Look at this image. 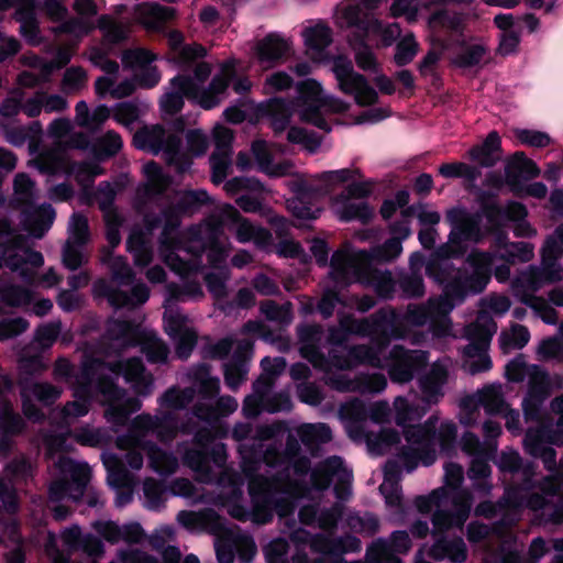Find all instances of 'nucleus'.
Instances as JSON below:
<instances>
[{
    "label": "nucleus",
    "instance_id": "49",
    "mask_svg": "<svg viewBox=\"0 0 563 563\" xmlns=\"http://www.w3.org/2000/svg\"><path fill=\"white\" fill-rule=\"evenodd\" d=\"M253 350V342L242 339L233 352L232 360L224 364L225 384L231 389H236L245 379L247 374L246 360Z\"/></svg>",
    "mask_w": 563,
    "mask_h": 563
},
{
    "label": "nucleus",
    "instance_id": "39",
    "mask_svg": "<svg viewBox=\"0 0 563 563\" xmlns=\"http://www.w3.org/2000/svg\"><path fill=\"white\" fill-rule=\"evenodd\" d=\"M89 240L88 220L80 213H74L68 224V239L63 249V264L66 268L75 271L88 262L89 255L85 245Z\"/></svg>",
    "mask_w": 563,
    "mask_h": 563
},
{
    "label": "nucleus",
    "instance_id": "17",
    "mask_svg": "<svg viewBox=\"0 0 563 563\" xmlns=\"http://www.w3.org/2000/svg\"><path fill=\"white\" fill-rule=\"evenodd\" d=\"M43 264L42 253L26 246L10 223L0 219V268H9L30 286L53 288L62 282V276L51 267L36 279V269Z\"/></svg>",
    "mask_w": 563,
    "mask_h": 563
},
{
    "label": "nucleus",
    "instance_id": "62",
    "mask_svg": "<svg viewBox=\"0 0 563 563\" xmlns=\"http://www.w3.org/2000/svg\"><path fill=\"white\" fill-rule=\"evenodd\" d=\"M122 146L123 142L119 133L108 131L103 135L95 139L90 152L98 161H103L118 154Z\"/></svg>",
    "mask_w": 563,
    "mask_h": 563
},
{
    "label": "nucleus",
    "instance_id": "50",
    "mask_svg": "<svg viewBox=\"0 0 563 563\" xmlns=\"http://www.w3.org/2000/svg\"><path fill=\"white\" fill-rule=\"evenodd\" d=\"M358 174L360 172L356 168H341L300 178L307 179L313 186V194L319 197L330 194L335 188L350 180H354Z\"/></svg>",
    "mask_w": 563,
    "mask_h": 563
},
{
    "label": "nucleus",
    "instance_id": "28",
    "mask_svg": "<svg viewBox=\"0 0 563 563\" xmlns=\"http://www.w3.org/2000/svg\"><path fill=\"white\" fill-rule=\"evenodd\" d=\"M497 331V324L486 312L478 313L476 320L464 328L463 335L470 340L464 349L463 367L472 375L487 372L492 368L488 346Z\"/></svg>",
    "mask_w": 563,
    "mask_h": 563
},
{
    "label": "nucleus",
    "instance_id": "24",
    "mask_svg": "<svg viewBox=\"0 0 563 563\" xmlns=\"http://www.w3.org/2000/svg\"><path fill=\"white\" fill-rule=\"evenodd\" d=\"M427 23L432 48L419 64L422 76L430 75L442 52L449 49L455 41L459 42L462 35L463 18L456 12L438 9L429 15Z\"/></svg>",
    "mask_w": 563,
    "mask_h": 563
},
{
    "label": "nucleus",
    "instance_id": "63",
    "mask_svg": "<svg viewBox=\"0 0 563 563\" xmlns=\"http://www.w3.org/2000/svg\"><path fill=\"white\" fill-rule=\"evenodd\" d=\"M24 419L13 410V406L8 401L2 393L0 394V431L11 435H18L25 429Z\"/></svg>",
    "mask_w": 563,
    "mask_h": 563
},
{
    "label": "nucleus",
    "instance_id": "56",
    "mask_svg": "<svg viewBox=\"0 0 563 563\" xmlns=\"http://www.w3.org/2000/svg\"><path fill=\"white\" fill-rule=\"evenodd\" d=\"M183 34L178 31H172L168 34V43L174 51V57L181 66H194L196 60L206 56L207 51L199 44L183 45Z\"/></svg>",
    "mask_w": 563,
    "mask_h": 563
},
{
    "label": "nucleus",
    "instance_id": "33",
    "mask_svg": "<svg viewBox=\"0 0 563 563\" xmlns=\"http://www.w3.org/2000/svg\"><path fill=\"white\" fill-rule=\"evenodd\" d=\"M89 59L104 73L95 81V91L99 98L110 95L114 99H121L133 93L135 89L134 80L125 78L118 81L119 64L107 58L101 48L93 47L89 53Z\"/></svg>",
    "mask_w": 563,
    "mask_h": 563
},
{
    "label": "nucleus",
    "instance_id": "51",
    "mask_svg": "<svg viewBox=\"0 0 563 563\" xmlns=\"http://www.w3.org/2000/svg\"><path fill=\"white\" fill-rule=\"evenodd\" d=\"M146 178L136 189V198L140 202H147L161 196L169 185V178L163 173L155 162H148L143 166Z\"/></svg>",
    "mask_w": 563,
    "mask_h": 563
},
{
    "label": "nucleus",
    "instance_id": "1",
    "mask_svg": "<svg viewBox=\"0 0 563 563\" xmlns=\"http://www.w3.org/2000/svg\"><path fill=\"white\" fill-rule=\"evenodd\" d=\"M445 245L427 263L426 273L442 287V294L431 297L426 305H409L405 314L399 316L391 308H383L367 318L356 319L352 314H339V327L329 329L328 341L331 345H342L347 335L371 338L373 345L351 346L346 356H340L332 349L329 357L321 351L323 331L320 325L302 324L298 327L299 352L312 366L324 373L325 384L341 393L378 394L386 389L387 379L380 373H361L351 377L335 369H349L358 364L387 369L394 383L410 382L415 374L423 368L429 354L420 350H406L395 345L386 353L391 339L407 335L405 324L421 327L427 323L433 336H456L453 332L450 313L465 301L468 296L482 292L489 282L492 256L485 253H472L464 264L455 268L449 261Z\"/></svg>",
    "mask_w": 563,
    "mask_h": 563
},
{
    "label": "nucleus",
    "instance_id": "3",
    "mask_svg": "<svg viewBox=\"0 0 563 563\" xmlns=\"http://www.w3.org/2000/svg\"><path fill=\"white\" fill-rule=\"evenodd\" d=\"M135 345L141 346L148 362L164 363L167 360L168 349L153 330L115 319L108 321L98 349L84 355L81 374L71 386L74 400L54 408L49 413L51 424L59 432H48L44 435L48 457L73 450V445L68 443L70 427L76 420L88 415L92 399L107 407L104 419L111 424L113 432H118L129 416L141 408V401L128 396L117 382L122 377L125 383L131 384L137 395L147 396L154 386L152 374L145 371L142 361L136 357L124 363L106 361L112 356H120L125 349Z\"/></svg>",
    "mask_w": 563,
    "mask_h": 563
},
{
    "label": "nucleus",
    "instance_id": "53",
    "mask_svg": "<svg viewBox=\"0 0 563 563\" xmlns=\"http://www.w3.org/2000/svg\"><path fill=\"white\" fill-rule=\"evenodd\" d=\"M134 14L147 30L158 31L167 21L175 18L176 10L156 2H147L137 4Z\"/></svg>",
    "mask_w": 563,
    "mask_h": 563
},
{
    "label": "nucleus",
    "instance_id": "32",
    "mask_svg": "<svg viewBox=\"0 0 563 563\" xmlns=\"http://www.w3.org/2000/svg\"><path fill=\"white\" fill-rule=\"evenodd\" d=\"M372 191V183L353 181L345 189L331 199L334 214L344 222H368L374 216V209L365 198Z\"/></svg>",
    "mask_w": 563,
    "mask_h": 563
},
{
    "label": "nucleus",
    "instance_id": "2",
    "mask_svg": "<svg viewBox=\"0 0 563 563\" xmlns=\"http://www.w3.org/2000/svg\"><path fill=\"white\" fill-rule=\"evenodd\" d=\"M190 383L187 387L172 386L159 398V409L155 415H137L126 433L118 435L115 445L125 451L126 465L140 471L147 455L150 467L161 475L176 472L178 460L148 440L154 435L161 442H170L178 431L194 434L198 449H189L183 455V462L201 483H211L214 472L211 462L222 467L227 463V448L214 442L212 421L233 413L238 401L231 396L218 397L220 380L210 373L209 366L201 364L187 374Z\"/></svg>",
    "mask_w": 563,
    "mask_h": 563
},
{
    "label": "nucleus",
    "instance_id": "20",
    "mask_svg": "<svg viewBox=\"0 0 563 563\" xmlns=\"http://www.w3.org/2000/svg\"><path fill=\"white\" fill-rule=\"evenodd\" d=\"M73 10L77 16L69 18L63 23L51 27V32L55 36L67 34L74 37L76 42H80L82 37L98 27L103 34L106 44H118L129 35L130 24L119 21L109 14L100 15L97 24L93 22L92 19L99 12L96 0H74Z\"/></svg>",
    "mask_w": 563,
    "mask_h": 563
},
{
    "label": "nucleus",
    "instance_id": "12",
    "mask_svg": "<svg viewBox=\"0 0 563 563\" xmlns=\"http://www.w3.org/2000/svg\"><path fill=\"white\" fill-rule=\"evenodd\" d=\"M234 66V58L220 63L208 85L206 82L211 75V65L206 62L195 65L192 77L175 76L161 98L162 111L165 114H176L183 109L185 98L205 110L218 107L228 96L229 81L235 74Z\"/></svg>",
    "mask_w": 563,
    "mask_h": 563
},
{
    "label": "nucleus",
    "instance_id": "29",
    "mask_svg": "<svg viewBox=\"0 0 563 563\" xmlns=\"http://www.w3.org/2000/svg\"><path fill=\"white\" fill-rule=\"evenodd\" d=\"M136 148L153 154L163 153L166 162L174 165L180 173L187 170L191 161L187 152L181 150V140L178 134L166 131L162 125H150L140 129L133 137Z\"/></svg>",
    "mask_w": 563,
    "mask_h": 563
},
{
    "label": "nucleus",
    "instance_id": "4",
    "mask_svg": "<svg viewBox=\"0 0 563 563\" xmlns=\"http://www.w3.org/2000/svg\"><path fill=\"white\" fill-rule=\"evenodd\" d=\"M332 433L322 422L302 423L287 437L286 448L267 450V465L277 466L276 476L271 482L258 481L272 498L289 497L285 511L274 510L280 520L294 512L296 503L306 499L299 510V519L306 525L331 529L344 516L341 503L330 507L324 505V497L331 484L338 500L343 501L352 495V471L340 456H331L310 468V461L301 454L302 443L308 450L331 441Z\"/></svg>",
    "mask_w": 563,
    "mask_h": 563
},
{
    "label": "nucleus",
    "instance_id": "7",
    "mask_svg": "<svg viewBox=\"0 0 563 563\" xmlns=\"http://www.w3.org/2000/svg\"><path fill=\"white\" fill-rule=\"evenodd\" d=\"M213 466L220 471L217 481V493L207 492L197 488L187 478H177L169 485V492L173 496L188 499L191 504H208L217 507L225 508L229 515L238 520H251L254 523L265 525L274 518V510L284 512L288 503L287 496L282 498H272L263 489V485L257 481H251L249 485V494L252 507H244L241 501L243 499L244 482L241 476L234 473L224 464L222 467Z\"/></svg>",
    "mask_w": 563,
    "mask_h": 563
},
{
    "label": "nucleus",
    "instance_id": "64",
    "mask_svg": "<svg viewBox=\"0 0 563 563\" xmlns=\"http://www.w3.org/2000/svg\"><path fill=\"white\" fill-rule=\"evenodd\" d=\"M33 291L24 286L3 282L0 284V300L10 307H24L32 302Z\"/></svg>",
    "mask_w": 563,
    "mask_h": 563
},
{
    "label": "nucleus",
    "instance_id": "45",
    "mask_svg": "<svg viewBox=\"0 0 563 563\" xmlns=\"http://www.w3.org/2000/svg\"><path fill=\"white\" fill-rule=\"evenodd\" d=\"M550 551L545 540L541 537L534 538L529 547V556L531 562H525L520 558V548L516 538L511 534L503 540L500 552L486 559L487 563H539V561Z\"/></svg>",
    "mask_w": 563,
    "mask_h": 563
},
{
    "label": "nucleus",
    "instance_id": "14",
    "mask_svg": "<svg viewBox=\"0 0 563 563\" xmlns=\"http://www.w3.org/2000/svg\"><path fill=\"white\" fill-rule=\"evenodd\" d=\"M563 256V224L548 236L541 250V264L529 266L512 282V291L518 299L530 307L534 314L547 324H556L558 312L548 300L536 296L544 285L562 280L563 268L559 260Z\"/></svg>",
    "mask_w": 563,
    "mask_h": 563
},
{
    "label": "nucleus",
    "instance_id": "61",
    "mask_svg": "<svg viewBox=\"0 0 563 563\" xmlns=\"http://www.w3.org/2000/svg\"><path fill=\"white\" fill-rule=\"evenodd\" d=\"M73 438L77 443L84 446L98 448L110 443L112 437L106 428H95L90 424H85L75 431L70 430L69 438Z\"/></svg>",
    "mask_w": 563,
    "mask_h": 563
},
{
    "label": "nucleus",
    "instance_id": "22",
    "mask_svg": "<svg viewBox=\"0 0 563 563\" xmlns=\"http://www.w3.org/2000/svg\"><path fill=\"white\" fill-rule=\"evenodd\" d=\"M562 504L554 506L553 509L548 510L544 497L541 495H531L529 498L517 495L515 489H505L504 497L498 504L492 501H483L475 508L477 516H484L486 518H493L500 515V520L496 523V531L499 532V527L509 528L519 519L520 511L523 508L531 509L533 511H542V515L553 523H560L563 521V498L560 497Z\"/></svg>",
    "mask_w": 563,
    "mask_h": 563
},
{
    "label": "nucleus",
    "instance_id": "31",
    "mask_svg": "<svg viewBox=\"0 0 563 563\" xmlns=\"http://www.w3.org/2000/svg\"><path fill=\"white\" fill-rule=\"evenodd\" d=\"M60 537L66 551L59 550L56 536L47 532L45 551L53 563H69L70 554L76 550H81L93 559H98L104 553L102 541L91 533L84 534L78 526L64 529Z\"/></svg>",
    "mask_w": 563,
    "mask_h": 563
},
{
    "label": "nucleus",
    "instance_id": "57",
    "mask_svg": "<svg viewBox=\"0 0 563 563\" xmlns=\"http://www.w3.org/2000/svg\"><path fill=\"white\" fill-rule=\"evenodd\" d=\"M541 170L537 164L528 158L522 152L515 153L507 162L505 175L509 184H515L519 177L534 178Z\"/></svg>",
    "mask_w": 563,
    "mask_h": 563
},
{
    "label": "nucleus",
    "instance_id": "52",
    "mask_svg": "<svg viewBox=\"0 0 563 563\" xmlns=\"http://www.w3.org/2000/svg\"><path fill=\"white\" fill-rule=\"evenodd\" d=\"M505 236L498 235L497 236V246L498 252L492 253V252H484L485 254H488L492 256V264L489 266V274L492 273V268L495 264V261L497 257L504 260L507 263L514 262V261H520V262H528L533 257L534 254V246L531 243L528 242H516V243H507ZM477 252V250H473L467 257L472 254ZM478 253H482L478 251Z\"/></svg>",
    "mask_w": 563,
    "mask_h": 563
},
{
    "label": "nucleus",
    "instance_id": "26",
    "mask_svg": "<svg viewBox=\"0 0 563 563\" xmlns=\"http://www.w3.org/2000/svg\"><path fill=\"white\" fill-rule=\"evenodd\" d=\"M53 479L48 487V498L52 503L64 499L78 501L90 479V467L86 462L59 456L52 468Z\"/></svg>",
    "mask_w": 563,
    "mask_h": 563
},
{
    "label": "nucleus",
    "instance_id": "8",
    "mask_svg": "<svg viewBox=\"0 0 563 563\" xmlns=\"http://www.w3.org/2000/svg\"><path fill=\"white\" fill-rule=\"evenodd\" d=\"M224 225L239 243L252 242L265 252H269L273 246V236L268 230L242 217L235 207L223 205L220 208V220L208 219L188 231V253L202 262V254L206 252L212 267L224 263L231 250V243L224 239Z\"/></svg>",
    "mask_w": 563,
    "mask_h": 563
},
{
    "label": "nucleus",
    "instance_id": "42",
    "mask_svg": "<svg viewBox=\"0 0 563 563\" xmlns=\"http://www.w3.org/2000/svg\"><path fill=\"white\" fill-rule=\"evenodd\" d=\"M291 49L292 41L290 37L278 32H272L256 43L255 56L258 64L268 69L286 59Z\"/></svg>",
    "mask_w": 563,
    "mask_h": 563
},
{
    "label": "nucleus",
    "instance_id": "34",
    "mask_svg": "<svg viewBox=\"0 0 563 563\" xmlns=\"http://www.w3.org/2000/svg\"><path fill=\"white\" fill-rule=\"evenodd\" d=\"M292 407L288 390L274 391L272 382L260 379L253 385V393L243 402V413L246 418H255L262 411L275 413L289 411Z\"/></svg>",
    "mask_w": 563,
    "mask_h": 563
},
{
    "label": "nucleus",
    "instance_id": "40",
    "mask_svg": "<svg viewBox=\"0 0 563 563\" xmlns=\"http://www.w3.org/2000/svg\"><path fill=\"white\" fill-rule=\"evenodd\" d=\"M411 548L409 533L394 531L389 539L378 538L366 550L367 563H404L396 554H406Z\"/></svg>",
    "mask_w": 563,
    "mask_h": 563
},
{
    "label": "nucleus",
    "instance_id": "18",
    "mask_svg": "<svg viewBox=\"0 0 563 563\" xmlns=\"http://www.w3.org/2000/svg\"><path fill=\"white\" fill-rule=\"evenodd\" d=\"M285 430L286 424L283 421L260 426L252 439L254 443L249 444L246 441L253 432L251 424L239 422L234 426L232 437L241 442L239 445L241 467L249 484L253 479L271 482L276 476L277 466L267 465L264 456L267 450L277 449L275 441L283 435Z\"/></svg>",
    "mask_w": 563,
    "mask_h": 563
},
{
    "label": "nucleus",
    "instance_id": "38",
    "mask_svg": "<svg viewBox=\"0 0 563 563\" xmlns=\"http://www.w3.org/2000/svg\"><path fill=\"white\" fill-rule=\"evenodd\" d=\"M22 411L32 421H42L44 413L34 404V399L44 406L53 405L63 394V389L46 382H34L27 378L19 380Z\"/></svg>",
    "mask_w": 563,
    "mask_h": 563
},
{
    "label": "nucleus",
    "instance_id": "25",
    "mask_svg": "<svg viewBox=\"0 0 563 563\" xmlns=\"http://www.w3.org/2000/svg\"><path fill=\"white\" fill-rule=\"evenodd\" d=\"M339 413L344 421L349 435L354 440H364L373 454H385L400 441L399 433L394 429H382L377 434L365 432L363 424L367 411L364 401L358 398H353L343 404Z\"/></svg>",
    "mask_w": 563,
    "mask_h": 563
},
{
    "label": "nucleus",
    "instance_id": "11",
    "mask_svg": "<svg viewBox=\"0 0 563 563\" xmlns=\"http://www.w3.org/2000/svg\"><path fill=\"white\" fill-rule=\"evenodd\" d=\"M103 219L109 246L101 249L100 263L108 267L111 279H97L92 285V294L97 298H106L113 308L143 305L150 297L147 286L134 280V273L124 256L113 254V249L121 242L120 228L123 219L120 213Z\"/></svg>",
    "mask_w": 563,
    "mask_h": 563
},
{
    "label": "nucleus",
    "instance_id": "41",
    "mask_svg": "<svg viewBox=\"0 0 563 563\" xmlns=\"http://www.w3.org/2000/svg\"><path fill=\"white\" fill-rule=\"evenodd\" d=\"M156 56L145 48L128 49L122 54V63L130 68L137 84L143 88H153L161 80V74L152 65Z\"/></svg>",
    "mask_w": 563,
    "mask_h": 563
},
{
    "label": "nucleus",
    "instance_id": "59",
    "mask_svg": "<svg viewBox=\"0 0 563 563\" xmlns=\"http://www.w3.org/2000/svg\"><path fill=\"white\" fill-rule=\"evenodd\" d=\"M345 286L331 275V271L329 272L322 297L317 305V310L324 319H329L333 314L336 305L341 302L339 291Z\"/></svg>",
    "mask_w": 563,
    "mask_h": 563
},
{
    "label": "nucleus",
    "instance_id": "37",
    "mask_svg": "<svg viewBox=\"0 0 563 563\" xmlns=\"http://www.w3.org/2000/svg\"><path fill=\"white\" fill-rule=\"evenodd\" d=\"M462 450L472 455L467 475L473 483V489L481 496H488L493 489L490 482L492 470L487 462L485 449L478 437L472 432H465L461 440Z\"/></svg>",
    "mask_w": 563,
    "mask_h": 563
},
{
    "label": "nucleus",
    "instance_id": "5",
    "mask_svg": "<svg viewBox=\"0 0 563 563\" xmlns=\"http://www.w3.org/2000/svg\"><path fill=\"white\" fill-rule=\"evenodd\" d=\"M210 201L206 190H186L176 196V205L165 208L161 217H144L145 228L135 227L126 241V249L133 255L134 264L144 267L153 260L152 231L162 225L158 252L163 262L181 279V285L169 284L164 302V329L176 345L179 358H187L197 343V331L188 317L174 306V301L199 300L203 290L197 274L203 265L188 253V231H179L183 214H191Z\"/></svg>",
    "mask_w": 563,
    "mask_h": 563
},
{
    "label": "nucleus",
    "instance_id": "47",
    "mask_svg": "<svg viewBox=\"0 0 563 563\" xmlns=\"http://www.w3.org/2000/svg\"><path fill=\"white\" fill-rule=\"evenodd\" d=\"M301 36L306 52L316 62H323L327 58L325 48L332 43V30L321 21L306 26Z\"/></svg>",
    "mask_w": 563,
    "mask_h": 563
},
{
    "label": "nucleus",
    "instance_id": "27",
    "mask_svg": "<svg viewBox=\"0 0 563 563\" xmlns=\"http://www.w3.org/2000/svg\"><path fill=\"white\" fill-rule=\"evenodd\" d=\"M35 197L34 181L24 173L18 174L14 177V199L25 206L21 219L23 230L33 238L41 239L52 227L55 210L48 203L34 206Z\"/></svg>",
    "mask_w": 563,
    "mask_h": 563
},
{
    "label": "nucleus",
    "instance_id": "15",
    "mask_svg": "<svg viewBox=\"0 0 563 563\" xmlns=\"http://www.w3.org/2000/svg\"><path fill=\"white\" fill-rule=\"evenodd\" d=\"M464 470L460 464L444 465V485L433 489L427 496H418L415 505L420 514L433 511L431 521L432 536H440L451 529H462L472 508V494L462 488Z\"/></svg>",
    "mask_w": 563,
    "mask_h": 563
},
{
    "label": "nucleus",
    "instance_id": "6",
    "mask_svg": "<svg viewBox=\"0 0 563 563\" xmlns=\"http://www.w3.org/2000/svg\"><path fill=\"white\" fill-rule=\"evenodd\" d=\"M450 365L449 358L439 360L433 363L430 372L420 378V401L423 406L419 404L416 393L394 399L395 422L402 428L405 438V443L401 444V440L399 441L397 451L407 473L413 472L420 463L424 466L432 465L437 460L438 450L449 452L455 443L457 428L453 421L445 420L437 427L439 418L432 415L423 424L410 426L411 422L420 420L428 408L443 397V386L448 382Z\"/></svg>",
    "mask_w": 563,
    "mask_h": 563
},
{
    "label": "nucleus",
    "instance_id": "43",
    "mask_svg": "<svg viewBox=\"0 0 563 563\" xmlns=\"http://www.w3.org/2000/svg\"><path fill=\"white\" fill-rule=\"evenodd\" d=\"M290 189L295 196L287 199L286 206L291 214L299 220L317 219L321 209L314 205L312 199L318 196L313 194V186L300 177L290 183Z\"/></svg>",
    "mask_w": 563,
    "mask_h": 563
},
{
    "label": "nucleus",
    "instance_id": "46",
    "mask_svg": "<svg viewBox=\"0 0 563 563\" xmlns=\"http://www.w3.org/2000/svg\"><path fill=\"white\" fill-rule=\"evenodd\" d=\"M91 527L101 538L111 544L119 542L137 544L144 539V531L141 525L136 522L120 526L111 520H97L91 523Z\"/></svg>",
    "mask_w": 563,
    "mask_h": 563
},
{
    "label": "nucleus",
    "instance_id": "35",
    "mask_svg": "<svg viewBox=\"0 0 563 563\" xmlns=\"http://www.w3.org/2000/svg\"><path fill=\"white\" fill-rule=\"evenodd\" d=\"M332 70L340 90L353 96L357 104L369 106L378 100L377 91L363 75L354 70L349 58L342 56L335 58Z\"/></svg>",
    "mask_w": 563,
    "mask_h": 563
},
{
    "label": "nucleus",
    "instance_id": "54",
    "mask_svg": "<svg viewBox=\"0 0 563 563\" xmlns=\"http://www.w3.org/2000/svg\"><path fill=\"white\" fill-rule=\"evenodd\" d=\"M112 115V108L99 104L92 110L86 101L80 100L75 106V122L78 126L90 131L98 130Z\"/></svg>",
    "mask_w": 563,
    "mask_h": 563
},
{
    "label": "nucleus",
    "instance_id": "48",
    "mask_svg": "<svg viewBox=\"0 0 563 563\" xmlns=\"http://www.w3.org/2000/svg\"><path fill=\"white\" fill-rule=\"evenodd\" d=\"M402 470L407 472L398 456V452L393 459H389L384 466V481L379 486V492L384 496L386 505L390 508H399L401 505L399 481Z\"/></svg>",
    "mask_w": 563,
    "mask_h": 563
},
{
    "label": "nucleus",
    "instance_id": "58",
    "mask_svg": "<svg viewBox=\"0 0 563 563\" xmlns=\"http://www.w3.org/2000/svg\"><path fill=\"white\" fill-rule=\"evenodd\" d=\"M500 137L497 132H490L483 144L470 150V158L482 166H493L499 158Z\"/></svg>",
    "mask_w": 563,
    "mask_h": 563
},
{
    "label": "nucleus",
    "instance_id": "19",
    "mask_svg": "<svg viewBox=\"0 0 563 563\" xmlns=\"http://www.w3.org/2000/svg\"><path fill=\"white\" fill-rule=\"evenodd\" d=\"M330 267L331 275L343 285L358 282L372 286L383 298H390L395 291L391 273L377 269L367 251L350 247L338 250L331 257Z\"/></svg>",
    "mask_w": 563,
    "mask_h": 563
},
{
    "label": "nucleus",
    "instance_id": "60",
    "mask_svg": "<svg viewBox=\"0 0 563 563\" xmlns=\"http://www.w3.org/2000/svg\"><path fill=\"white\" fill-rule=\"evenodd\" d=\"M14 18L20 23V33L25 41L33 46L40 45L42 36L35 11L32 8H19Z\"/></svg>",
    "mask_w": 563,
    "mask_h": 563
},
{
    "label": "nucleus",
    "instance_id": "44",
    "mask_svg": "<svg viewBox=\"0 0 563 563\" xmlns=\"http://www.w3.org/2000/svg\"><path fill=\"white\" fill-rule=\"evenodd\" d=\"M216 150L210 157L212 170V181L222 183L231 166V143L233 140L232 131L223 125H218L213 130Z\"/></svg>",
    "mask_w": 563,
    "mask_h": 563
},
{
    "label": "nucleus",
    "instance_id": "36",
    "mask_svg": "<svg viewBox=\"0 0 563 563\" xmlns=\"http://www.w3.org/2000/svg\"><path fill=\"white\" fill-rule=\"evenodd\" d=\"M483 407L488 415L501 413L507 408L500 384L487 385L460 402V422L472 426L477 422L478 410Z\"/></svg>",
    "mask_w": 563,
    "mask_h": 563
},
{
    "label": "nucleus",
    "instance_id": "10",
    "mask_svg": "<svg viewBox=\"0 0 563 563\" xmlns=\"http://www.w3.org/2000/svg\"><path fill=\"white\" fill-rule=\"evenodd\" d=\"M296 92L294 100L271 98L258 106V113L269 120L275 133H282L289 126L294 113L298 114L301 122L329 132L331 126L328 117L349 109V103L327 95L316 79L308 78L297 82Z\"/></svg>",
    "mask_w": 563,
    "mask_h": 563
},
{
    "label": "nucleus",
    "instance_id": "16",
    "mask_svg": "<svg viewBox=\"0 0 563 563\" xmlns=\"http://www.w3.org/2000/svg\"><path fill=\"white\" fill-rule=\"evenodd\" d=\"M177 521L190 531L206 530L216 536L214 549L219 563H233L238 553L242 563H250L256 553V545L251 536L228 528L214 510L200 511L181 510Z\"/></svg>",
    "mask_w": 563,
    "mask_h": 563
},
{
    "label": "nucleus",
    "instance_id": "21",
    "mask_svg": "<svg viewBox=\"0 0 563 563\" xmlns=\"http://www.w3.org/2000/svg\"><path fill=\"white\" fill-rule=\"evenodd\" d=\"M384 0H343L334 12V23L341 29H353L368 40L378 37L384 46H389L400 35L397 23L384 24L376 19L373 10Z\"/></svg>",
    "mask_w": 563,
    "mask_h": 563
},
{
    "label": "nucleus",
    "instance_id": "13",
    "mask_svg": "<svg viewBox=\"0 0 563 563\" xmlns=\"http://www.w3.org/2000/svg\"><path fill=\"white\" fill-rule=\"evenodd\" d=\"M300 522L303 525L301 520ZM286 525L288 527L284 532L289 533L291 545L284 538H276L268 542L263 550L267 563H311L310 553L338 559L345 553L360 552L362 549L361 540L354 536L333 538L332 532L336 526L323 529V533L312 536L301 527L295 528V523L288 525L286 521Z\"/></svg>",
    "mask_w": 563,
    "mask_h": 563
},
{
    "label": "nucleus",
    "instance_id": "55",
    "mask_svg": "<svg viewBox=\"0 0 563 563\" xmlns=\"http://www.w3.org/2000/svg\"><path fill=\"white\" fill-rule=\"evenodd\" d=\"M252 153L260 170L268 176L282 177L287 175L291 169V165L287 162L274 163L271 148L265 141H254L252 144Z\"/></svg>",
    "mask_w": 563,
    "mask_h": 563
},
{
    "label": "nucleus",
    "instance_id": "23",
    "mask_svg": "<svg viewBox=\"0 0 563 563\" xmlns=\"http://www.w3.org/2000/svg\"><path fill=\"white\" fill-rule=\"evenodd\" d=\"M506 377L514 383L528 380V393L522 400V410L527 421L542 420V405L550 393L547 372L539 365H529L522 354L506 365Z\"/></svg>",
    "mask_w": 563,
    "mask_h": 563
},
{
    "label": "nucleus",
    "instance_id": "30",
    "mask_svg": "<svg viewBox=\"0 0 563 563\" xmlns=\"http://www.w3.org/2000/svg\"><path fill=\"white\" fill-rule=\"evenodd\" d=\"M34 165L41 173L49 176L68 177L74 175L84 190L90 188L95 178L104 173L97 162L70 163L67 151L59 146L38 154Z\"/></svg>",
    "mask_w": 563,
    "mask_h": 563
},
{
    "label": "nucleus",
    "instance_id": "9",
    "mask_svg": "<svg viewBox=\"0 0 563 563\" xmlns=\"http://www.w3.org/2000/svg\"><path fill=\"white\" fill-rule=\"evenodd\" d=\"M527 214L526 207L516 201H509L506 206L489 205L483 212L452 208L446 212V221L451 225L445 244L446 254L453 257L463 256L467 251V243L481 241L488 231L499 230L508 222L514 223L517 236H534L537 231L526 220Z\"/></svg>",
    "mask_w": 563,
    "mask_h": 563
}]
</instances>
